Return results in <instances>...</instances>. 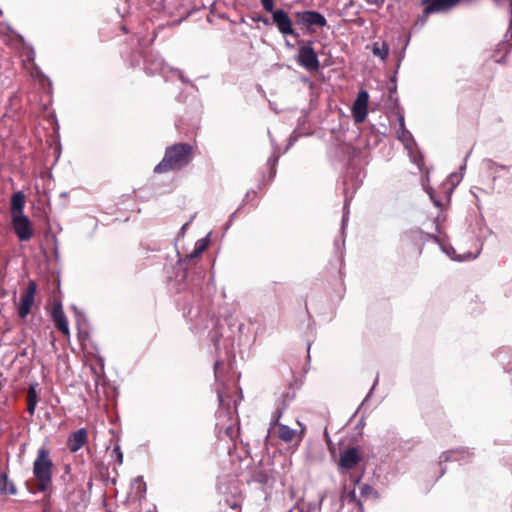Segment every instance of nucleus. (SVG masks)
<instances>
[{
	"label": "nucleus",
	"instance_id": "nucleus-21",
	"mask_svg": "<svg viewBox=\"0 0 512 512\" xmlns=\"http://www.w3.org/2000/svg\"><path fill=\"white\" fill-rule=\"evenodd\" d=\"M261 4L267 12H271L273 14L274 0H261Z\"/></svg>",
	"mask_w": 512,
	"mask_h": 512
},
{
	"label": "nucleus",
	"instance_id": "nucleus-15",
	"mask_svg": "<svg viewBox=\"0 0 512 512\" xmlns=\"http://www.w3.org/2000/svg\"><path fill=\"white\" fill-rule=\"evenodd\" d=\"M0 492L9 495H15L17 492L14 483L5 473L0 475Z\"/></svg>",
	"mask_w": 512,
	"mask_h": 512
},
{
	"label": "nucleus",
	"instance_id": "nucleus-25",
	"mask_svg": "<svg viewBox=\"0 0 512 512\" xmlns=\"http://www.w3.org/2000/svg\"><path fill=\"white\" fill-rule=\"evenodd\" d=\"M115 452L118 454L119 462H122V453L120 452L119 448L115 449Z\"/></svg>",
	"mask_w": 512,
	"mask_h": 512
},
{
	"label": "nucleus",
	"instance_id": "nucleus-20",
	"mask_svg": "<svg viewBox=\"0 0 512 512\" xmlns=\"http://www.w3.org/2000/svg\"><path fill=\"white\" fill-rule=\"evenodd\" d=\"M360 490H361V496L364 498H368L370 495L374 494L373 488L366 484H363L360 487Z\"/></svg>",
	"mask_w": 512,
	"mask_h": 512
},
{
	"label": "nucleus",
	"instance_id": "nucleus-3",
	"mask_svg": "<svg viewBox=\"0 0 512 512\" xmlns=\"http://www.w3.org/2000/svg\"><path fill=\"white\" fill-rule=\"evenodd\" d=\"M37 285L35 281L30 280L21 290L18 302H15L17 314L21 319H25L32 311L35 303Z\"/></svg>",
	"mask_w": 512,
	"mask_h": 512
},
{
	"label": "nucleus",
	"instance_id": "nucleus-12",
	"mask_svg": "<svg viewBox=\"0 0 512 512\" xmlns=\"http://www.w3.org/2000/svg\"><path fill=\"white\" fill-rule=\"evenodd\" d=\"M301 22L308 26L324 27L327 24L325 17L316 11H305L300 14Z\"/></svg>",
	"mask_w": 512,
	"mask_h": 512
},
{
	"label": "nucleus",
	"instance_id": "nucleus-18",
	"mask_svg": "<svg viewBox=\"0 0 512 512\" xmlns=\"http://www.w3.org/2000/svg\"><path fill=\"white\" fill-rule=\"evenodd\" d=\"M207 247L205 239L198 240L195 244L193 251L188 255L189 258L193 259L198 257Z\"/></svg>",
	"mask_w": 512,
	"mask_h": 512
},
{
	"label": "nucleus",
	"instance_id": "nucleus-11",
	"mask_svg": "<svg viewBox=\"0 0 512 512\" xmlns=\"http://www.w3.org/2000/svg\"><path fill=\"white\" fill-rule=\"evenodd\" d=\"M52 319L54 321L55 327L65 336L70 335L69 326L67 318L64 314V311L61 305H57L52 310Z\"/></svg>",
	"mask_w": 512,
	"mask_h": 512
},
{
	"label": "nucleus",
	"instance_id": "nucleus-14",
	"mask_svg": "<svg viewBox=\"0 0 512 512\" xmlns=\"http://www.w3.org/2000/svg\"><path fill=\"white\" fill-rule=\"evenodd\" d=\"M342 508H350L354 512H362V508L360 503L356 500L355 491H346L344 490L342 497Z\"/></svg>",
	"mask_w": 512,
	"mask_h": 512
},
{
	"label": "nucleus",
	"instance_id": "nucleus-6",
	"mask_svg": "<svg viewBox=\"0 0 512 512\" xmlns=\"http://www.w3.org/2000/svg\"><path fill=\"white\" fill-rule=\"evenodd\" d=\"M282 415V411L277 409L273 414H272V421H271V425H270V430L273 429L274 427L278 426V436L279 438L288 443V442H291L295 437H297V432L296 430L290 428L289 426L287 425H283V424H280L279 423V419Z\"/></svg>",
	"mask_w": 512,
	"mask_h": 512
},
{
	"label": "nucleus",
	"instance_id": "nucleus-5",
	"mask_svg": "<svg viewBox=\"0 0 512 512\" xmlns=\"http://www.w3.org/2000/svg\"><path fill=\"white\" fill-rule=\"evenodd\" d=\"M12 226L21 241H28L32 238L31 222L25 215L12 217Z\"/></svg>",
	"mask_w": 512,
	"mask_h": 512
},
{
	"label": "nucleus",
	"instance_id": "nucleus-23",
	"mask_svg": "<svg viewBox=\"0 0 512 512\" xmlns=\"http://www.w3.org/2000/svg\"><path fill=\"white\" fill-rule=\"evenodd\" d=\"M36 405H37V403H35V402H33V401L27 402V410H28V412H29L31 415H33V414H34V411H35Z\"/></svg>",
	"mask_w": 512,
	"mask_h": 512
},
{
	"label": "nucleus",
	"instance_id": "nucleus-19",
	"mask_svg": "<svg viewBox=\"0 0 512 512\" xmlns=\"http://www.w3.org/2000/svg\"><path fill=\"white\" fill-rule=\"evenodd\" d=\"M33 401L37 403L36 385H31L27 393V402Z\"/></svg>",
	"mask_w": 512,
	"mask_h": 512
},
{
	"label": "nucleus",
	"instance_id": "nucleus-13",
	"mask_svg": "<svg viewBox=\"0 0 512 512\" xmlns=\"http://www.w3.org/2000/svg\"><path fill=\"white\" fill-rule=\"evenodd\" d=\"M25 206V194L22 191L15 192L10 201V210L12 217L23 216Z\"/></svg>",
	"mask_w": 512,
	"mask_h": 512
},
{
	"label": "nucleus",
	"instance_id": "nucleus-2",
	"mask_svg": "<svg viewBox=\"0 0 512 512\" xmlns=\"http://www.w3.org/2000/svg\"><path fill=\"white\" fill-rule=\"evenodd\" d=\"M53 463L45 448H40L33 463V474L36 479L37 489L41 492L48 490L52 484Z\"/></svg>",
	"mask_w": 512,
	"mask_h": 512
},
{
	"label": "nucleus",
	"instance_id": "nucleus-1",
	"mask_svg": "<svg viewBox=\"0 0 512 512\" xmlns=\"http://www.w3.org/2000/svg\"><path fill=\"white\" fill-rule=\"evenodd\" d=\"M192 158V146L189 144H175L166 149L163 160L156 165L154 171L163 173L186 166Z\"/></svg>",
	"mask_w": 512,
	"mask_h": 512
},
{
	"label": "nucleus",
	"instance_id": "nucleus-8",
	"mask_svg": "<svg viewBox=\"0 0 512 512\" xmlns=\"http://www.w3.org/2000/svg\"><path fill=\"white\" fill-rule=\"evenodd\" d=\"M361 457L358 453L357 448H350L343 451L339 458V468L341 471H347L353 469L360 462Z\"/></svg>",
	"mask_w": 512,
	"mask_h": 512
},
{
	"label": "nucleus",
	"instance_id": "nucleus-27",
	"mask_svg": "<svg viewBox=\"0 0 512 512\" xmlns=\"http://www.w3.org/2000/svg\"><path fill=\"white\" fill-rule=\"evenodd\" d=\"M231 509L233 510V512H239L236 505L232 506Z\"/></svg>",
	"mask_w": 512,
	"mask_h": 512
},
{
	"label": "nucleus",
	"instance_id": "nucleus-9",
	"mask_svg": "<svg viewBox=\"0 0 512 512\" xmlns=\"http://www.w3.org/2000/svg\"><path fill=\"white\" fill-rule=\"evenodd\" d=\"M273 16V22L277 26L278 30L283 35H293L294 30L292 27V21L289 17V15L282 9L276 10L272 14Z\"/></svg>",
	"mask_w": 512,
	"mask_h": 512
},
{
	"label": "nucleus",
	"instance_id": "nucleus-7",
	"mask_svg": "<svg viewBox=\"0 0 512 512\" xmlns=\"http://www.w3.org/2000/svg\"><path fill=\"white\" fill-rule=\"evenodd\" d=\"M368 101L369 95L367 91H360L352 108L353 117L356 123H361L365 120L367 116Z\"/></svg>",
	"mask_w": 512,
	"mask_h": 512
},
{
	"label": "nucleus",
	"instance_id": "nucleus-26",
	"mask_svg": "<svg viewBox=\"0 0 512 512\" xmlns=\"http://www.w3.org/2000/svg\"><path fill=\"white\" fill-rule=\"evenodd\" d=\"M303 433H304V429L302 428L298 435V441H301Z\"/></svg>",
	"mask_w": 512,
	"mask_h": 512
},
{
	"label": "nucleus",
	"instance_id": "nucleus-17",
	"mask_svg": "<svg viewBox=\"0 0 512 512\" xmlns=\"http://www.w3.org/2000/svg\"><path fill=\"white\" fill-rule=\"evenodd\" d=\"M399 123L400 131L398 132V139L404 143L407 149H409L411 145V134L405 128L404 118L402 116L399 118Z\"/></svg>",
	"mask_w": 512,
	"mask_h": 512
},
{
	"label": "nucleus",
	"instance_id": "nucleus-22",
	"mask_svg": "<svg viewBox=\"0 0 512 512\" xmlns=\"http://www.w3.org/2000/svg\"><path fill=\"white\" fill-rule=\"evenodd\" d=\"M364 1L368 4L375 5L376 7H381L385 2V0H364Z\"/></svg>",
	"mask_w": 512,
	"mask_h": 512
},
{
	"label": "nucleus",
	"instance_id": "nucleus-4",
	"mask_svg": "<svg viewBox=\"0 0 512 512\" xmlns=\"http://www.w3.org/2000/svg\"><path fill=\"white\" fill-rule=\"evenodd\" d=\"M298 62L301 66L309 71H315L319 69L320 63L311 46H302L298 53Z\"/></svg>",
	"mask_w": 512,
	"mask_h": 512
},
{
	"label": "nucleus",
	"instance_id": "nucleus-16",
	"mask_svg": "<svg viewBox=\"0 0 512 512\" xmlns=\"http://www.w3.org/2000/svg\"><path fill=\"white\" fill-rule=\"evenodd\" d=\"M372 53L381 60H386L389 54V46L385 42H375L372 47Z\"/></svg>",
	"mask_w": 512,
	"mask_h": 512
},
{
	"label": "nucleus",
	"instance_id": "nucleus-24",
	"mask_svg": "<svg viewBox=\"0 0 512 512\" xmlns=\"http://www.w3.org/2000/svg\"><path fill=\"white\" fill-rule=\"evenodd\" d=\"M476 256L477 255H473V254L470 253L467 256L460 258L459 260L474 259V258H476Z\"/></svg>",
	"mask_w": 512,
	"mask_h": 512
},
{
	"label": "nucleus",
	"instance_id": "nucleus-10",
	"mask_svg": "<svg viewBox=\"0 0 512 512\" xmlns=\"http://www.w3.org/2000/svg\"><path fill=\"white\" fill-rule=\"evenodd\" d=\"M88 434L86 429L81 428L72 433L67 440V447L71 452H77L87 442Z\"/></svg>",
	"mask_w": 512,
	"mask_h": 512
}]
</instances>
